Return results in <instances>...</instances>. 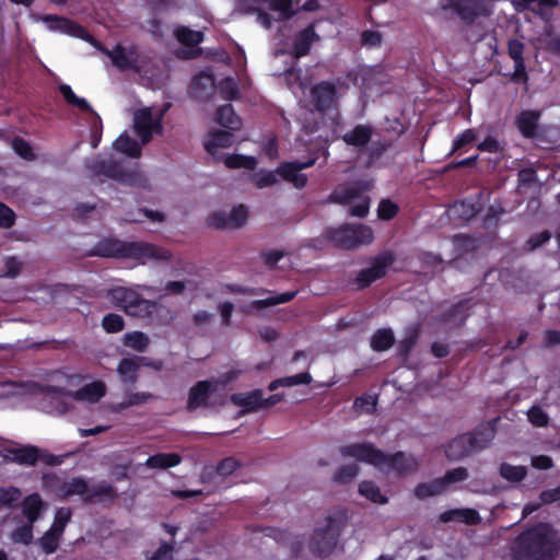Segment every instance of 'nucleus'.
Here are the masks:
<instances>
[{
  "label": "nucleus",
  "mask_w": 560,
  "mask_h": 560,
  "mask_svg": "<svg viewBox=\"0 0 560 560\" xmlns=\"http://www.w3.org/2000/svg\"><path fill=\"white\" fill-rule=\"evenodd\" d=\"M107 57H109L113 63L120 70H135L138 73L148 75L149 71L142 61H139V55L133 47H125L122 45L116 46V48L109 52L107 50Z\"/></svg>",
  "instance_id": "16"
},
{
  "label": "nucleus",
  "mask_w": 560,
  "mask_h": 560,
  "mask_svg": "<svg viewBox=\"0 0 560 560\" xmlns=\"http://www.w3.org/2000/svg\"><path fill=\"white\" fill-rule=\"evenodd\" d=\"M345 526V516L338 514L327 518L324 527L316 528L311 541V549L318 556L330 553L337 546L338 537Z\"/></svg>",
  "instance_id": "9"
},
{
  "label": "nucleus",
  "mask_w": 560,
  "mask_h": 560,
  "mask_svg": "<svg viewBox=\"0 0 560 560\" xmlns=\"http://www.w3.org/2000/svg\"><path fill=\"white\" fill-rule=\"evenodd\" d=\"M180 463L179 455L175 453H159L148 457L144 465L152 469H165L174 467Z\"/></svg>",
  "instance_id": "34"
},
{
  "label": "nucleus",
  "mask_w": 560,
  "mask_h": 560,
  "mask_svg": "<svg viewBox=\"0 0 560 560\" xmlns=\"http://www.w3.org/2000/svg\"><path fill=\"white\" fill-rule=\"evenodd\" d=\"M494 0H447L443 8L454 10L457 15L466 22H472L479 16H486L491 13Z\"/></svg>",
  "instance_id": "14"
},
{
  "label": "nucleus",
  "mask_w": 560,
  "mask_h": 560,
  "mask_svg": "<svg viewBox=\"0 0 560 560\" xmlns=\"http://www.w3.org/2000/svg\"><path fill=\"white\" fill-rule=\"evenodd\" d=\"M156 305L148 300L141 299L136 294V299L127 306L125 311L128 315L135 317H147L155 310Z\"/></svg>",
  "instance_id": "36"
},
{
  "label": "nucleus",
  "mask_w": 560,
  "mask_h": 560,
  "mask_svg": "<svg viewBox=\"0 0 560 560\" xmlns=\"http://www.w3.org/2000/svg\"><path fill=\"white\" fill-rule=\"evenodd\" d=\"M478 135L475 129H466L454 140L452 153L459 150L464 145L476 141Z\"/></svg>",
  "instance_id": "57"
},
{
  "label": "nucleus",
  "mask_w": 560,
  "mask_h": 560,
  "mask_svg": "<svg viewBox=\"0 0 560 560\" xmlns=\"http://www.w3.org/2000/svg\"><path fill=\"white\" fill-rule=\"evenodd\" d=\"M330 242L341 248H354L370 244L373 241V231L366 225H343L327 232Z\"/></svg>",
  "instance_id": "11"
},
{
  "label": "nucleus",
  "mask_w": 560,
  "mask_h": 560,
  "mask_svg": "<svg viewBox=\"0 0 560 560\" xmlns=\"http://www.w3.org/2000/svg\"><path fill=\"white\" fill-rule=\"evenodd\" d=\"M13 149L19 156L26 161H32L35 159V154L31 144L22 138H15L13 140Z\"/></svg>",
  "instance_id": "51"
},
{
  "label": "nucleus",
  "mask_w": 560,
  "mask_h": 560,
  "mask_svg": "<svg viewBox=\"0 0 560 560\" xmlns=\"http://www.w3.org/2000/svg\"><path fill=\"white\" fill-rule=\"evenodd\" d=\"M231 401L244 407L246 411H253L262 407V392L257 389L247 394H234L231 396Z\"/></svg>",
  "instance_id": "32"
},
{
  "label": "nucleus",
  "mask_w": 560,
  "mask_h": 560,
  "mask_svg": "<svg viewBox=\"0 0 560 560\" xmlns=\"http://www.w3.org/2000/svg\"><path fill=\"white\" fill-rule=\"evenodd\" d=\"M44 508L45 503L37 492L26 495L22 501V513L30 524L38 521Z\"/></svg>",
  "instance_id": "27"
},
{
  "label": "nucleus",
  "mask_w": 560,
  "mask_h": 560,
  "mask_svg": "<svg viewBox=\"0 0 560 560\" xmlns=\"http://www.w3.org/2000/svg\"><path fill=\"white\" fill-rule=\"evenodd\" d=\"M540 43L546 45L552 52L560 55V34L556 35L551 30H546L539 38Z\"/></svg>",
  "instance_id": "56"
},
{
  "label": "nucleus",
  "mask_w": 560,
  "mask_h": 560,
  "mask_svg": "<svg viewBox=\"0 0 560 560\" xmlns=\"http://www.w3.org/2000/svg\"><path fill=\"white\" fill-rule=\"evenodd\" d=\"M141 366H150L154 370H161L163 363L161 361L150 362L147 358L133 355L125 358L119 362L117 373L121 382L133 383L137 380L138 371Z\"/></svg>",
  "instance_id": "18"
},
{
  "label": "nucleus",
  "mask_w": 560,
  "mask_h": 560,
  "mask_svg": "<svg viewBox=\"0 0 560 560\" xmlns=\"http://www.w3.org/2000/svg\"><path fill=\"white\" fill-rule=\"evenodd\" d=\"M248 208L240 205L230 211L220 210L212 212L208 218V224L214 229H237L246 223Z\"/></svg>",
  "instance_id": "15"
},
{
  "label": "nucleus",
  "mask_w": 560,
  "mask_h": 560,
  "mask_svg": "<svg viewBox=\"0 0 560 560\" xmlns=\"http://www.w3.org/2000/svg\"><path fill=\"white\" fill-rule=\"evenodd\" d=\"M376 406V397L363 395L354 400V408L363 412H372Z\"/></svg>",
  "instance_id": "59"
},
{
  "label": "nucleus",
  "mask_w": 560,
  "mask_h": 560,
  "mask_svg": "<svg viewBox=\"0 0 560 560\" xmlns=\"http://www.w3.org/2000/svg\"><path fill=\"white\" fill-rule=\"evenodd\" d=\"M296 293H298L296 291H288V292H284L281 294L270 296L265 300H258V301L253 302V306L256 308H261V307L287 303V302L293 300L295 298Z\"/></svg>",
  "instance_id": "47"
},
{
  "label": "nucleus",
  "mask_w": 560,
  "mask_h": 560,
  "mask_svg": "<svg viewBox=\"0 0 560 560\" xmlns=\"http://www.w3.org/2000/svg\"><path fill=\"white\" fill-rule=\"evenodd\" d=\"M21 497L22 492L16 487H0V510L3 508H13Z\"/></svg>",
  "instance_id": "44"
},
{
  "label": "nucleus",
  "mask_w": 560,
  "mask_h": 560,
  "mask_svg": "<svg viewBox=\"0 0 560 560\" xmlns=\"http://www.w3.org/2000/svg\"><path fill=\"white\" fill-rule=\"evenodd\" d=\"M107 178H112L122 185L144 187L147 177L137 167H127L120 163H107Z\"/></svg>",
  "instance_id": "17"
},
{
  "label": "nucleus",
  "mask_w": 560,
  "mask_h": 560,
  "mask_svg": "<svg viewBox=\"0 0 560 560\" xmlns=\"http://www.w3.org/2000/svg\"><path fill=\"white\" fill-rule=\"evenodd\" d=\"M348 88L346 81L340 79L319 82L311 89L312 103L320 113L336 109L339 98L347 93Z\"/></svg>",
  "instance_id": "10"
},
{
  "label": "nucleus",
  "mask_w": 560,
  "mask_h": 560,
  "mask_svg": "<svg viewBox=\"0 0 560 560\" xmlns=\"http://www.w3.org/2000/svg\"><path fill=\"white\" fill-rule=\"evenodd\" d=\"M394 261V255L392 253H385L377 257L370 267L360 271L357 281L359 287L364 288L370 285L373 281L382 278L386 268Z\"/></svg>",
  "instance_id": "20"
},
{
  "label": "nucleus",
  "mask_w": 560,
  "mask_h": 560,
  "mask_svg": "<svg viewBox=\"0 0 560 560\" xmlns=\"http://www.w3.org/2000/svg\"><path fill=\"white\" fill-rule=\"evenodd\" d=\"M374 130L371 125L360 124L342 136V140L351 147L364 148L373 137Z\"/></svg>",
  "instance_id": "26"
},
{
  "label": "nucleus",
  "mask_w": 560,
  "mask_h": 560,
  "mask_svg": "<svg viewBox=\"0 0 560 560\" xmlns=\"http://www.w3.org/2000/svg\"><path fill=\"white\" fill-rule=\"evenodd\" d=\"M359 492L373 503L385 504L387 498L381 493L380 488L372 481H363L359 486Z\"/></svg>",
  "instance_id": "41"
},
{
  "label": "nucleus",
  "mask_w": 560,
  "mask_h": 560,
  "mask_svg": "<svg viewBox=\"0 0 560 560\" xmlns=\"http://www.w3.org/2000/svg\"><path fill=\"white\" fill-rule=\"evenodd\" d=\"M238 374L240 371L231 370L217 381L198 382L189 392L187 408L189 410H194L200 407H208L221 402L222 397L221 395H218L219 389L234 381Z\"/></svg>",
  "instance_id": "7"
},
{
  "label": "nucleus",
  "mask_w": 560,
  "mask_h": 560,
  "mask_svg": "<svg viewBox=\"0 0 560 560\" xmlns=\"http://www.w3.org/2000/svg\"><path fill=\"white\" fill-rule=\"evenodd\" d=\"M524 44L517 39L509 42V55L514 61V71L512 73V80L515 82H527V73L525 68V61L523 58Z\"/></svg>",
  "instance_id": "24"
},
{
  "label": "nucleus",
  "mask_w": 560,
  "mask_h": 560,
  "mask_svg": "<svg viewBox=\"0 0 560 560\" xmlns=\"http://www.w3.org/2000/svg\"><path fill=\"white\" fill-rule=\"evenodd\" d=\"M268 8L277 21L287 20L294 14L292 0H268Z\"/></svg>",
  "instance_id": "38"
},
{
  "label": "nucleus",
  "mask_w": 560,
  "mask_h": 560,
  "mask_svg": "<svg viewBox=\"0 0 560 560\" xmlns=\"http://www.w3.org/2000/svg\"><path fill=\"white\" fill-rule=\"evenodd\" d=\"M443 492V482L439 479L432 480L430 482L419 483L415 488V495L418 499H427L429 497L438 495Z\"/></svg>",
  "instance_id": "42"
},
{
  "label": "nucleus",
  "mask_w": 560,
  "mask_h": 560,
  "mask_svg": "<svg viewBox=\"0 0 560 560\" xmlns=\"http://www.w3.org/2000/svg\"><path fill=\"white\" fill-rule=\"evenodd\" d=\"M174 36L182 44L194 46L202 42L203 34L199 31H192L188 27L180 26L173 31Z\"/></svg>",
  "instance_id": "40"
},
{
  "label": "nucleus",
  "mask_w": 560,
  "mask_h": 560,
  "mask_svg": "<svg viewBox=\"0 0 560 560\" xmlns=\"http://www.w3.org/2000/svg\"><path fill=\"white\" fill-rule=\"evenodd\" d=\"M147 143H142L141 139H136L129 131H124L112 144L115 152L120 153L130 159H139L142 148Z\"/></svg>",
  "instance_id": "22"
},
{
  "label": "nucleus",
  "mask_w": 560,
  "mask_h": 560,
  "mask_svg": "<svg viewBox=\"0 0 560 560\" xmlns=\"http://www.w3.org/2000/svg\"><path fill=\"white\" fill-rule=\"evenodd\" d=\"M393 142L390 140H381L377 139L373 141L372 145L368 150V160L366 165H374L382 155L392 147Z\"/></svg>",
  "instance_id": "43"
},
{
  "label": "nucleus",
  "mask_w": 560,
  "mask_h": 560,
  "mask_svg": "<svg viewBox=\"0 0 560 560\" xmlns=\"http://www.w3.org/2000/svg\"><path fill=\"white\" fill-rule=\"evenodd\" d=\"M61 537V535L52 532V529L49 528L39 538L38 545L46 555H50L58 549Z\"/></svg>",
  "instance_id": "45"
},
{
  "label": "nucleus",
  "mask_w": 560,
  "mask_h": 560,
  "mask_svg": "<svg viewBox=\"0 0 560 560\" xmlns=\"http://www.w3.org/2000/svg\"><path fill=\"white\" fill-rule=\"evenodd\" d=\"M315 160L311 159L303 163L298 162H288L281 164L277 168V173L287 182L293 184L295 188H303L306 185L307 177L301 173L302 170L311 167L314 165Z\"/></svg>",
  "instance_id": "21"
},
{
  "label": "nucleus",
  "mask_w": 560,
  "mask_h": 560,
  "mask_svg": "<svg viewBox=\"0 0 560 560\" xmlns=\"http://www.w3.org/2000/svg\"><path fill=\"white\" fill-rule=\"evenodd\" d=\"M513 5L516 11L530 10L539 14L545 21L551 18L552 10L558 5V0H515Z\"/></svg>",
  "instance_id": "23"
},
{
  "label": "nucleus",
  "mask_w": 560,
  "mask_h": 560,
  "mask_svg": "<svg viewBox=\"0 0 560 560\" xmlns=\"http://www.w3.org/2000/svg\"><path fill=\"white\" fill-rule=\"evenodd\" d=\"M500 475L508 481H521L526 476V467L502 464L500 466Z\"/></svg>",
  "instance_id": "48"
},
{
  "label": "nucleus",
  "mask_w": 560,
  "mask_h": 560,
  "mask_svg": "<svg viewBox=\"0 0 560 560\" xmlns=\"http://www.w3.org/2000/svg\"><path fill=\"white\" fill-rule=\"evenodd\" d=\"M130 258L139 264L150 260H168L171 253L156 245L145 242H124L115 238H107V258Z\"/></svg>",
  "instance_id": "3"
},
{
  "label": "nucleus",
  "mask_w": 560,
  "mask_h": 560,
  "mask_svg": "<svg viewBox=\"0 0 560 560\" xmlns=\"http://www.w3.org/2000/svg\"><path fill=\"white\" fill-rule=\"evenodd\" d=\"M149 337L142 331L127 332L122 337V343L138 352H143L149 346Z\"/></svg>",
  "instance_id": "37"
},
{
  "label": "nucleus",
  "mask_w": 560,
  "mask_h": 560,
  "mask_svg": "<svg viewBox=\"0 0 560 560\" xmlns=\"http://www.w3.org/2000/svg\"><path fill=\"white\" fill-rule=\"evenodd\" d=\"M172 551L173 546L163 542L154 553L147 556V560H172Z\"/></svg>",
  "instance_id": "64"
},
{
  "label": "nucleus",
  "mask_w": 560,
  "mask_h": 560,
  "mask_svg": "<svg viewBox=\"0 0 560 560\" xmlns=\"http://www.w3.org/2000/svg\"><path fill=\"white\" fill-rule=\"evenodd\" d=\"M397 205L388 199L382 200L377 208L378 218L382 220H390L397 214Z\"/></svg>",
  "instance_id": "54"
},
{
  "label": "nucleus",
  "mask_w": 560,
  "mask_h": 560,
  "mask_svg": "<svg viewBox=\"0 0 560 560\" xmlns=\"http://www.w3.org/2000/svg\"><path fill=\"white\" fill-rule=\"evenodd\" d=\"M494 438V427L492 423L481 424L471 434H462L455 438L445 450L450 459L458 460L470 453L480 451L488 446Z\"/></svg>",
  "instance_id": "4"
},
{
  "label": "nucleus",
  "mask_w": 560,
  "mask_h": 560,
  "mask_svg": "<svg viewBox=\"0 0 560 560\" xmlns=\"http://www.w3.org/2000/svg\"><path fill=\"white\" fill-rule=\"evenodd\" d=\"M13 455V460L20 465L35 466L39 457V448L34 445H25L9 451Z\"/></svg>",
  "instance_id": "31"
},
{
  "label": "nucleus",
  "mask_w": 560,
  "mask_h": 560,
  "mask_svg": "<svg viewBox=\"0 0 560 560\" xmlns=\"http://www.w3.org/2000/svg\"><path fill=\"white\" fill-rule=\"evenodd\" d=\"M394 343V334L390 329H378L371 338V347L375 351H385Z\"/></svg>",
  "instance_id": "39"
},
{
  "label": "nucleus",
  "mask_w": 560,
  "mask_h": 560,
  "mask_svg": "<svg viewBox=\"0 0 560 560\" xmlns=\"http://www.w3.org/2000/svg\"><path fill=\"white\" fill-rule=\"evenodd\" d=\"M215 120L218 124L230 130H237L242 125L240 117L234 113V109L230 104L218 109Z\"/></svg>",
  "instance_id": "35"
},
{
  "label": "nucleus",
  "mask_w": 560,
  "mask_h": 560,
  "mask_svg": "<svg viewBox=\"0 0 560 560\" xmlns=\"http://www.w3.org/2000/svg\"><path fill=\"white\" fill-rule=\"evenodd\" d=\"M339 452L343 457H352L380 469L394 471L396 474L412 472L418 468V462L412 456L400 452L387 456L380 450H376L371 443L346 445L340 447Z\"/></svg>",
  "instance_id": "2"
},
{
  "label": "nucleus",
  "mask_w": 560,
  "mask_h": 560,
  "mask_svg": "<svg viewBox=\"0 0 560 560\" xmlns=\"http://www.w3.org/2000/svg\"><path fill=\"white\" fill-rule=\"evenodd\" d=\"M440 521L443 523L456 521L465 524H478L481 517L474 509H453L441 513Z\"/></svg>",
  "instance_id": "29"
},
{
  "label": "nucleus",
  "mask_w": 560,
  "mask_h": 560,
  "mask_svg": "<svg viewBox=\"0 0 560 560\" xmlns=\"http://www.w3.org/2000/svg\"><path fill=\"white\" fill-rule=\"evenodd\" d=\"M15 223L14 211L3 202H0V228L10 229Z\"/></svg>",
  "instance_id": "58"
},
{
  "label": "nucleus",
  "mask_w": 560,
  "mask_h": 560,
  "mask_svg": "<svg viewBox=\"0 0 560 560\" xmlns=\"http://www.w3.org/2000/svg\"><path fill=\"white\" fill-rule=\"evenodd\" d=\"M234 136L230 131L217 130L208 135L205 141V148L213 158L221 159L229 168H246L254 170L257 161L254 156L241 154L219 155L221 149L232 147Z\"/></svg>",
  "instance_id": "6"
},
{
  "label": "nucleus",
  "mask_w": 560,
  "mask_h": 560,
  "mask_svg": "<svg viewBox=\"0 0 560 560\" xmlns=\"http://www.w3.org/2000/svg\"><path fill=\"white\" fill-rule=\"evenodd\" d=\"M558 550L557 535L546 524H539L522 533L514 546L517 560H552Z\"/></svg>",
  "instance_id": "1"
},
{
  "label": "nucleus",
  "mask_w": 560,
  "mask_h": 560,
  "mask_svg": "<svg viewBox=\"0 0 560 560\" xmlns=\"http://www.w3.org/2000/svg\"><path fill=\"white\" fill-rule=\"evenodd\" d=\"M54 390L77 401L96 402L105 395V384L102 381H96L82 385L78 390L55 387Z\"/></svg>",
  "instance_id": "19"
},
{
  "label": "nucleus",
  "mask_w": 560,
  "mask_h": 560,
  "mask_svg": "<svg viewBox=\"0 0 560 560\" xmlns=\"http://www.w3.org/2000/svg\"><path fill=\"white\" fill-rule=\"evenodd\" d=\"M71 516L72 511L70 508H59L55 513L54 522L50 526V529L62 536L67 524L71 520Z\"/></svg>",
  "instance_id": "46"
},
{
  "label": "nucleus",
  "mask_w": 560,
  "mask_h": 560,
  "mask_svg": "<svg viewBox=\"0 0 560 560\" xmlns=\"http://www.w3.org/2000/svg\"><path fill=\"white\" fill-rule=\"evenodd\" d=\"M359 468L354 464L342 466L335 475V479L339 482H347L358 475Z\"/></svg>",
  "instance_id": "60"
},
{
  "label": "nucleus",
  "mask_w": 560,
  "mask_h": 560,
  "mask_svg": "<svg viewBox=\"0 0 560 560\" xmlns=\"http://www.w3.org/2000/svg\"><path fill=\"white\" fill-rule=\"evenodd\" d=\"M451 211L454 214H459L465 220H468V219H470L471 217H474L476 214L477 209L475 208V206L472 203H468L466 201H462V202L455 203L452 207Z\"/></svg>",
  "instance_id": "61"
},
{
  "label": "nucleus",
  "mask_w": 560,
  "mask_h": 560,
  "mask_svg": "<svg viewBox=\"0 0 560 560\" xmlns=\"http://www.w3.org/2000/svg\"><path fill=\"white\" fill-rule=\"evenodd\" d=\"M220 93L228 100H234L238 95L237 83L232 78H226L220 83Z\"/></svg>",
  "instance_id": "55"
},
{
  "label": "nucleus",
  "mask_w": 560,
  "mask_h": 560,
  "mask_svg": "<svg viewBox=\"0 0 560 560\" xmlns=\"http://www.w3.org/2000/svg\"><path fill=\"white\" fill-rule=\"evenodd\" d=\"M318 39L317 34L314 31V26L310 25L302 32H300L295 38L293 44V52L295 57L305 56L311 45Z\"/></svg>",
  "instance_id": "30"
},
{
  "label": "nucleus",
  "mask_w": 560,
  "mask_h": 560,
  "mask_svg": "<svg viewBox=\"0 0 560 560\" xmlns=\"http://www.w3.org/2000/svg\"><path fill=\"white\" fill-rule=\"evenodd\" d=\"M468 477L465 468H454L445 474L443 478H439L443 482V491L445 492L452 485L463 481Z\"/></svg>",
  "instance_id": "50"
},
{
  "label": "nucleus",
  "mask_w": 560,
  "mask_h": 560,
  "mask_svg": "<svg viewBox=\"0 0 560 560\" xmlns=\"http://www.w3.org/2000/svg\"><path fill=\"white\" fill-rule=\"evenodd\" d=\"M369 182H359L348 186L337 188L331 199L339 203H348L351 206V215L364 218L369 213L370 199L366 192L370 190Z\"/></svg>",
  "instance_id": "8"
},
{
  "label": "nucleus",
  "mask_w": 560,
  "mask_h": 560,
  "mask_svg": "<svg viewBox=\"0 0 560 560\" xmlns=\"http://www.w3.org/2000/svg\"><path fill=\"white\" fill-rule=\"evenodd\" d=\"M137 292L117 284L107 283V301H110L115 306L127 310V306L131 304L132 300L136 299Z\"/></svg>",
  "instance_id": "28"
},
{
  "label": "nucleus",
  "mask_w": 560,
  "mask_h": 560,
  "mask_svg": "<svg viewBox=\"0 0 560 560\" xmlns=\"http://www.w3.org/2000/svg\"><path fill=\"white\" fill-rule=\"evenodd\" d=\"M58 491L62 499L80 495L83 503L90 504L105 495V485L101 482L91 487L84 478L75 477L62 482Z\"/></svg>",
  "instance_id": "12"
},
{
  "label": "nucleus",
  "mask_w": 560,
  "mask_h": 560,
  "mask_svg": "<svg viewBox=\"0 0 560 560\" xmlns=\"http://www.w3.org/2000/svg\"><path fill=\"white\" fill-rule=\"evenodd\" d=\"M45 21L50 23L49 27L51 30L60 31L62 33L80 38H85L86 36H89L88 31L83 26H81L77 22H73L70 19L47 15L45 18Z\"/></svg>",
  "instance_id": "25"
},
{
  "label": "nucleus",
  "mask_w": 560,
  "mask_h": 560,
  "mask_svg": "<svg viewBox=\"0 0 560 560\" xmlns=\"http://www.w3.org/2000/svg\"><path fill=\"white\" fill-rule=\"evenodd\" d=\"M238 467V462L233 457L223 459L217 467V474L220 476H229Z\"/></svg>",
  "instance_id": "63"
},
{
  "label": "nucleus",
  "mask_w": 560,
  "mask_h": 560,
  "mask_svg": "<svg viewBox=\"0 0 560 560\" xmlns=\"http://www.w3.org/2000/svg\"><path fill=\"white\" fill-rule=\"evenodd\" d=\"M529 422L535 427H545L548 424V415L538 406H533L527 411Z\"/></svg>",
  "instance_id": "53"
},
{
  "label": "nucleus",
  "mask_w": 560,
  "mask_h": 560,
  "mask_svg": "<svg viewBox=\"0 0 560 560\" xmlns=\"http://www.w3.org/2000/svg\"><path fill=\"white\" fill-rule=\"evenodd\" d=\"M22 270L21 261L14 257L10 256L4 261V276L8 278H15L20 275Z\"/></svg>",
  "instance_id": "62"
},
{
  "label": "nucleus",
  "mask_w": 560,
  "mask_h": 560,
  "mask_svg": "<svg viewBox=\"0 0 560 560\" xmlns=\"http://www.w3.org/2000/svg\"><path fill=\"white\" fill-rule=\"evenodd\" d=\"M58 91L62 95L65 102L70 107L77 108L82 113H89L98 121V127L92 131V136H91V147L93 149L97 148L102 141V119H101V117L92 109V107L90 106L89 102L85 98L79 97L78 95H75V93L72 91V89L69 84L60 83L58 85Z\"/></svg>",
  "instance_id": "13"
},
{
  "label": "nucleus",
  "mask_w": 560,
  "mask_h": 560,
  "mask_svg": "<svg viewBox=\"0 0 560 560\" xmlns=\"http://www.w3.org/2000/svg\"><path fill=\"white\" fill-rule=\"evenodd\" d=\"M170 108V104L159 106H145L133 112L132 130L142 143H149L154 136L163 133V118Z\"/></svg>",
  "instance_id": "5"
},
{
  "label": "nucleus",
  "mask_w": 560,
  "mask_h": 560,
  "mask_svg": "<svg viewBox=\"0 0 560 560\" xmlns=\"http://www.w3.org/2000/svg\"><path fill=\"white\" fill-rule=\"evenodd\" d=\"M33 526L34 524H24L13 529L11 538L14 542L23 544L25 546L33 541Z\"/></svg>",
  "instance_id": "49"
},
{
  "label": "nucleus",
  "mask_w": 560,
  "mask_h": 560,
  "mask_svg": "<svg viewBox=\"0 0 560 560\" xmlns=\"http://www.w3.org/2000/svg\"><path fill=\"white\" fill-rule=\"evenodd\" d=\"M253 182L258 188L272 186L277 183V175L275 172H257L253 175Z\"/></svg>",
  "instance_id": "52"
},
{
  "label": "nucleus",
  "mask_w": 560,
  "mask_h": 560,
  "mask_svg": "<svg viewBox=\"0 0 560 560\" xmlns=\"http://www.w3.org/2000/svg\"><path fill=\"white\" fill-rule=\"evenodd\" d=\"M538 119L539 112L537 110L522 112L516 119V124L521 133L525 137H532L535 133Z\"/></svg>",
  "instance_id": "33"
}]
</instances>
